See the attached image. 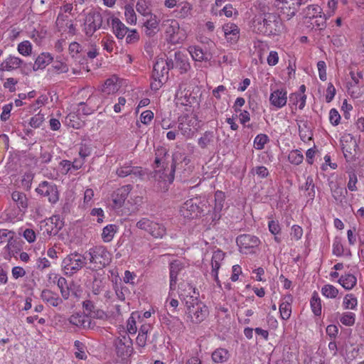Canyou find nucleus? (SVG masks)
Segmentation results:
<instances>
[{
	"mask_svg": "<svg viewBox=\"0 0 364 364\" xmlns=\"http://www.w3.org/2000/svg\"><path fill=\"white\" fill-rule=\"evenodd\" d=\"M252 26L258 33L267 36H278L284 30L280 16L275 13L256 16L252 20Z\"/></svg>",
	"mask_w": 364,
	"mask_h": 364,
	"instance_id": "obj_1",
	"label": "nucleus"
},
{
	"mask_svg": "<svg viewBox=\"0 0 364 364\" xmlns=\"http://www.w3.org/2000/svg\"><path fill=\"white\" fill-rule=\"evenodd\" d=\"M210 212V205L205 196H199L186 200L180 208L181 215L191 219L204 215Z\"/></svg>",
	"mask_w": 364,
	"mask_h": 364,
	"instance_id": "obj_2",
	"label": "nucleus"
},
{
	"mask_svg": "<svg viewBox=\"0 0 364 364\" xmlns=\"http://www.w3.org/2000/svg\"><path fill=\"white\" fill-rule=\"evenodd\" d=\"M193 292L196 296H187L186 299V314L191 318L193 323H200L208 315V307L198 299V292H196V289H193Z\"/></svg>",
	"mask_w": 364,
	"mask_h": 364,
	"instance_id": "obj_3",
	"label": "nucleus"
},
{
	"mask_svg": "<svg viewBox=\"0 0 364 364\" xmlns=\"http://www.w3.org/2000/svg\"><path fill=\"white\" fill-rule=\"evenodd\" d=\"M185 163V165H187L190 162V159L187 158L183 154L181 153H176L172 156V164L171 166V168H166L164 167L162 169H159L158 171H155V176L159 175V178L165 182H168V183H173L174 180V173L176 171V168H179V166H182V164Z\"/></svg>",
	"mask_w": 364,
	"mask_h": 364,
	"instance_id": "obj_4",
	"label": "nucleus"
},
{
	"mask_svg": "<svg viewBox=\"0 0 364 364\" xmlns=\"http://www.w3.org/2000/svg\"><path fill=\"white\" fill-rule=\"evenodd\" d=\"M90 262L95 264L97 268H102L110 262V255L107 249L103 246H96L86 252Z\"/></svg>",
	"mask_w": 364,
	"mask_h": 364,
	"instance_id": "obj_5",
	"label": "nucleus"
},
{
	"mask_svg": "<svg viewBox=\"0 0 364 364\" xmlns=\"http://www.w3.org/2000/svg\"><path fill=\"white\" fill-rule=\"evenodd\" d=\"M87 259V255H80L77 252H74L68 255L63 260V267L66 274L70 276L78 272L86 264Z\"/></svg>",
	"mask_w": 364,
	"mask_h": 364,
	"instance_id": "obj_6",
	"label": "nucleus"
},
{
	"mask_svg": "<svg viewBox=\"0 0 364 364\" xmlns=\"http://www.w3.org/2000/svg\"><path fill=\"white\" fill-rule=\"evenodd\" d=\"M36 191L41 196L46 197L50 203H56L59 200L57 186L53 183L43 181L39 184Z\"/></svg>",
	"mask_w": 364,
	"mask_h": 364,
	"instance_id": "obj_7",
	"label": "nucleus"
},
{
	"mask_svg": "<svg viewBox=\"0 0 364 364\" xmlns=\"http://www.w3.org/2000/svg\"><path fill=\"white\" fill-rule=\"evenodd\" d=\"M103 19L99 11L90 12L85 18V31L86 36L90 37L100 29L102 25Z\"/></svg>",
	"mask_w": 364,
	"mask_h": 364,
	"instance_id": "obj_8",
	"label": "nucleus"
},
{
	"mask_svg": "<svg viewBox=\"0 0 364 364\" xmlns=\"http://www.w3.org/2000/svg\"><path fill=\"white\" fill-rule=\"evenodd\" d=\"M116 353L120 358L129 357L134 352L133 342L129 336L124 335L115 341Z\"/></svg>",
	"mask_w": 364,
	"mask_h": 364,
	"instance_id": "obj_9",
	"label": "nucleus"
},
{
	"mask_svg": "<svg viewBox=\"0 0 364 364\" xmlns=\"http://www.w3.org/2000/svg\"><path fill=\"white\" fill-rule=\"evenodd\" d=\"M132 190V185L123 186L112 193V207L114 208H121L127 199L128 195Z\"/></svg>",
	"mask_w": 364,
	"mask_h": 364,
	"instance_id": "obj_10",
	"label": "nucleus"
},
{
	"mask_svg": "<svg viewBox=\"0 0 364 364\" xmlns=\"http://www.w3.org/2000/svg\"><path fill=\"white\" fill-rule=\"evenodd\" d=\"M116 174L121 178H124L127 176L141 178L145 175V173L142 171L141 167L132 166L131 163H126L117 169Z\"/></svg>",
	"mask_w": 364,
	"mask_h": 364,
	"instance_id": "obj_11",
	"label": "nucleus"
},
{
	"mask_svg": "<svg viewBox=\"0 0 364 364\" xmlns=\"http://www.w3.org/2000/svg\"><path fill=\"white\" fill-rule=\"evenodd\" d=\"M236 242L240 248L245 249L256 247L260 243L258 237L247 234L239 235L236 239Z\"/></svg>",
	"mask_w": 364,
	"mask_h": 364,
	"instance_id": "obj_12",
	"label": "nucleus"
},
{
	"mask_svg": "<svg viewBox=\"0 0 364 364\" xmlns=\"http://www.w3.org/2000/svg\"><path fill=\"white\" fill-rule=\"evenodd\" d=\"M175 68L180 70L181 74L187 73L191 69L188 54L177 51L174 54Z\"/></svg>",
	"mask_w": 364,
	"mask_h": 364,
	"instance_id": "obj_13",
	"label": "nucleus"
},
{
	"mask_svg": "<svg viewBox=\"0 0 364 364\" xmlns=\"http://www.w3.org/2000/svg\"><path fill=\"white\" fill-rule=\"evenodd\" d=\"M166 63L164 58L156 60L153 68L152 78H161L166 80L168 78L167 75L168 73V69L166 68Z\"/></svg>",
	"mask_w": 364,
	"mask_h": 364,
	"instance_id": "obj_14",
	"label": "nucleus"
},
{
	"mask_svg": "<svg viewBox=\"0 0 364 364\" xmlns=\"http://www.w3.org/2000/svg\"><path fill=\"white\" fill-rule=\"evenodd\" d=\"M287 92L283 89L274 90L269 97L270 103L277 108L283 107L287 103Z\"/></svg>",
	"mask_w": 364,
	"mask_h": 364,
	"instance_id": "obj_15",
	"label": "nucleus"
},
{
	"mask_svg": "<svg viewBox=\"0 0 364 364\" xmlns=\"http://www.w3.org/2000/svg\"><path fill=\"white\" fill-rule=\"evenodd\" d=\"M183 269V263L178 260H174L170 264V290L176 289L178 274Z\"/></svg>",
	"mask_w": 364,
	"mask_h": 364,
	"instance_id": "obj_16",
	"label": "nucleus"
},
{
	"mask_svg": "<svg viewBox=\"0 0 364 364\" xmlns=\"http://www.w3.org/2000/svg\"><path fill=\"white\" fill-rule=\"evenodd\" d=\"M64 223L60 220V215H53L46 222V226H51V228H46V231L49 235H55L63 228Z\"/></svg>",
	"mask_w": 364,
	"mask_h": 364,
	"instance_id": "obj_17",
	"label": "nucleus"
},
{
	"mask_svg": "<svg viewBox=\"0 0 364 364\" xmlns=\"http://www.w3.org/2000/svg\"><path fill=\"white\" fill-rule=\"evenodd\" d=\"M228 42L236 43L240 38V29L235 24L226 25L223 27Z\"/></svg>",
	"mask_w": 364,
	"mask_h": 364,
	"instance_id": "obj_18",
	"label": "nucleus"
},
{
	"mask_svg": "<svg viewBox=\"0 0 364 364\" xmlns=\"http://www.w3.org/2000/svg\"><path fill=\"white\" fill-rule=\"evenodd\" d=\"M110 18L114 33L119 39L123 38L129 31L128 28L118 18Z\"/></svg>",
	"mask_w": 364,
	"mask_h": 364,
	"instance_id": "obj_19",
	"label": "nucleus"
},
{
	"mask_svg": "<svg viewBox=\"0 0 364 364\" xmlns=\"http://www.w3.org/2000/svg\"><path fill=\"white\" fill-rule=\"evenodd\" d=\"M41 299L53 306H58L63 302L58 294L51 290L43 289L41 295Z\"/></svg>",
	"mask_w": 364,
	"mask_h": 364,
	"instance_id": "obj_20",
	"label": "nucleus"
},
{
	"mask_svg": "<svg viewBox=\"0 0 364 364\" xmlns=\"http://www.w3.org/2000/svg\"><path fill=\"white\" fill-rule=\"evenodd\" d=\"M11 198L16 204L21 212H25L28 208V198L25 193L20 191H14Z\"/></svg>",
	"mask_w": 364,
	"mask_h": 364,
	"instance_id": "obj_21",
	"label": "nucleus"
},
{
	"mask_svg": "<svg viewBox=\"0 0 364 364\" xmlns=\"http://www.w3.org/2000/svg\"><path fill=\"white\" fill-rule=\"evenodd\" d=\"M225 253L220 250L215 251L211 259V275L217 276L220 267V262L224 259Z\"/></svg>",
	"mask_w": 364,
	"mask_h": 364,
	"instance_id": "obj_22",
	"label": "nucleus"
},
{
	"mask_svg": "<svg viewBox=\"0 0 364 364\" xmlns=\"http://www.w3.org/2000/svg\"><path fill=\"white\" fill-rule=\"evenodd\" d=\"M22 63L23 60L19 58L10 55L2 62L0 66V70L8 71L12 70L18 68Z\"/></svg>",
	"mask_w": 364,
	"mask_h": 364,
	"instance_id": "obj_23",
	"label": "nucleus"
},
{
	"mask_svg": "<svg viewBox=\"0 0 364 364\" xmlns=\"http://www.w3.org/2000/svg\"><path fill=\"white\" fill-rule=\"evenodd\" d=\"M53 60V58L49 53H41L40 55L37 57L36 59L35 63L33 66V70L34 71L38 70L39 69L45 68L49 63H50Z\"/></svg>",
	"mask_w": 364,
	"mask_h": 364,
	"instance_id": "obj_24",
	"label": "nucleus"
},
{
	"mask_svg": "<svg viewBox=\"0 0 364 364\" xmlns=\"http://www.w3.org/2000/svg\"><path fill=\"white\" fill-rule=\"evenodd\" d=\"M330 187L332 192V196L334 199L341 203L346 198L347 190L345 188L341 187L337 183L331 182Z\"/></svg>",
	"mask_w": 364,
	"mask_h": 364,
	"instance_id": "obj_25",
	"label": "nucleus"
},
{
	"mask_svg": "<svg viewBox=\"0 0 364 364\" xmlns=\"http://www.w3.org/2000/svg\"><path fill=\"white\" fill-rule=\"evenodd\" d=\"M286 299L284 301H282L279 305V312L281 318L283 320H288L291 314V301L292 300L291 296H288L284 298Z\"/></svg>",
	"mask_w": 364,
	"mask_h": 364,
	"instance_id": "obj_26",
	"label": "nucleus"
},
{
	"mask_svg": "<svg viewBox=\"0 0 364 364\" xmlns=\"http://www.w3.org/2000/svg\"><path fill=\"white\" fill-rule=\"evenodd\" d=\"M338 282L343 286V288L349 290L355 286L357 279L354 275L348 274L345 276H341L338 279Z\"/></svg>",
	"mask_w": 364,
	"mask_h": 364,
	"instance_id": "obj_27",
	"label": "nucleus"
},
{
	"mask_svg": "<svg viewBox=\"0 0 364 364\" xmlns=\"http://www.w3.org/2000/svg\"><path fill=\"white\" fill-rule=\"evenodd\" d=\"M149 233L156 238H161L166 233V228L163 224L154 222Z\"/></svg>",
	"mask_w": 364,
	"mask_h": 364,
	"instance_id": "obj_28",
	"label": "nucleus"
},
{
	"mask_svg": "<svg viewBox=\"0 0 364 364\" xmlns=\"http://www.w3.org/2000/svg\"><path fill=\"white\" fill-rule=\"evenodd\" d=\"M215 134L213 131H206L198 139V144L201 149H205L208 145L213 144Z\"/></svg>",
	"mask_w": 364,
	"mask_h": 364,
	"instance_id": "obj_29",
	"label": "nucleus"
},
{
	"mask_svg": "<svg viewBox=\"0 0 364 364\" xmlns=\"http://www.w3.org/2000/svg\"><path fill=\"white\" fill-rule=\"evenodd\" d=\"M225 201V194L223 191H217L215 193V206L214 213L215 218L217 217V213L223 210Z\"/></svg>",
	"mask_w": 364,
	"mask_h": 364,
	"instance_id": "obj_30",
	"label": "nucleus"
},
{
	"mask_svg": "<svg viewBox=\"0 0 364 364\" xmlns=\"http://www.w3.org/2000/svg\"><path fill=\"white\" fill-rule=\"evenodd\" d=\"M117 232V227L114 225H108L105 226L102 232V239L105 242H110Z\"/></svg>",
	"mask_w": 364,
	"mask_h": 364,
	"instance_id": "obj_31",
	"label": "nucleus"
},
{
	"mask_svg": "<svg viewBox=\"0 0 364 364\" xmlns=\"http://www.w3.org/2000/svg\"><path fill=\"white\" fill-rule=\"evenodd\" d=\"M229 358V353L225 348H218L212 353V359L215 363L225 362Z\"/></svg>",
	"mask_w": 364,
	"mask_h": 364,
	"instance_id": "obj_32",
	"label": "nucleus"
},
{
	"mask_svg": "<svg viewBox=\"0 0 364 364\" xmlns=\"http://www.w3.org/2000/svg\"><path fill=\"white\" fill-rule=\"evenodd\" d=\"M189 54L192 56L193 59L196 61L207 60L205 53L203 49L199 46H191L188 50Z\"/></svg>",
	"mask_w": 364,
	"mask_h": 364,
	"instance_id": "obj_33",
	"label": "nucleus"
},
{
	"mask_svg": "<svg viewBox=\"0 0 364 364\" xmlns=\"http://www.w3.org/2000/svg\"><path fill=\"white\" fill-rule=\"evenodd\" d=\"M310 304L314 314L316 316H320L321 314V303L317 292H314L310 301Z\"/></svg>",
	"mask_w": 364,
	"mask_h": 364,
	"instance_id": "obj_34",
	"label": "nucleus"
},
{
	"mask_svg": "<svg viewBox=\"0 0 364 364\" xmlns=\"http://www.w3.org/2000/svg\"><path fill=\"white\" fill-rule=\"evenodd\" d=\"M57 285L60 290L62 297L65 300L68 299L72 289L68 286L67 280L64 277H60L58 280Z\"/></svg>",
	"mask_w": 364,
	"mask_h": 364,
	"instance_id": "obj_35",
	"label": "nucleus"
},
{
	"mask_svg": "<svg viewBox=\"0 0 364 364\" xmlns=\"http://www.w3.org/2000/svg\"><path fill=\"white\" fill-rule=\"evenodd\" d=\"M149 16H150V18L144 23V26L146 28V34L151 36L152 33H154L153 29H156L158 28L159 21L156 20V16H153L151 13Z\"/></svg>",
	"mask_w": 364,
	"mask_h": 364,
	"instance_id": "obj_36",
	"label": "nucleus"
},
{
	"mask_svg": "<svg viewBox=\"0 0 364 364\" xmlns=\"http://www.w3.org/2000/svg\"><path fill=\"white\" fill-rule=\"evenodd\" d=\"M161 323L165 325L168 329L171 331L174 326V325H179L183 326V323L180 321L178 317H173L171 316H164L161 319Z\"/></svg>",
	"mask_w": 364,
	"mask_h": 364,
	"instance_id": "obj_37",
	"label": "nucleus"
},
{
	"mask_svg": "<svg viewBox=\"0 0 364 364\" xmlns=\"http://www.w3.org/2000/svg\"><path fill=\"white\" fill-rule=\"evenodd\" d=\"M5 248L8 250L9 257H14L15 254L20 251L18 243L14 240V235H10L8 239V243Z\"/></svg>",
	"mask_w": 364,
	"mask_h": 364,
	"instance_id": "obj_38",
	"label": "nucleus"
},
{
	"mask_svg": "<svg viewBox=\"0 0 364 364\" xmlns=\"http://www.w3.org/2000/svg\"><path fill=\"white\" fill-rule=\"evenodd\" d=\"M178 6H181L180 9L176 10L175 12L176 13V16L178 18H186L189 14H191V11L192 10V6L187 3H182L179 4Z\"/></svg>",
	"mask_w": 364,
	"mask_h": 364,
	"instance_id": "obj_39",
	"label": "nucleus"
},
{
	"mask_svg": "<svg viewBox=\"0 0 364 364\" xmlns=\"http://www.w3.org/2000/svg\"><path fill=\"white\" fill-rule=\"evenodd\" d=\"M321 293L327 298L334 299L338 294V290L333 285L326 284L321 289Z\"/></svg>",
	"mask_w": 364,
	"mask_h": 364,
	"instance_id": "obj_40",
	"label": "nucleus"
},
{
	"mask_svg": "<svg viewBox=\"0 0 364 364\" xmlns=\"http://www.w3.org/2000/svg\"><path fill=\"white\" fill-rule=\"evenodd\" d=\"M74 346L77 351L75 353V355L77 358L81 360H85L87 358V355L85 353V346L80 341H75L74 343Z\"/></svg>",
	"mask_w": 364,
	"mask_h": 364,
	"instance_id": "obj_41",
	"label": "nucleus"
},
{
	"mask_svg": "<svg viewBox=\"0 0 364 364\" xmlns=\"http://www.w3.org/2000/svg\"><path fill=\"white\" fill-rule=\"evenodd\" d=\"M304 189L307 192L309 200H313L315 198V186L311 177L307 178Z\"/></svg>",
	"mask_w": 364,
	"mask_h": 364,
	"instance_id": "obj_42",
	"label": "nucleus"
},
{
	"mask_svg": "<svg viewBox=\"0 0 364 364\" xmlns=\"http://www.w3.org/2000/svg\"><path fill=\"white\" fill-rule=\"evenodd\" d=\"M313 21L311 24L314 26H316L320 30H322L326 28V18L324 16H321V14L314 15L313 14L312 17L309 16Z\"/></svg>",
	"mask_w": 364,
	"mask_h": 364,
	"instance_id": "obj_43",
	"label": "nucleus"
},
{
	"mask_svg": "<svg viewBox=\"0 0 364 364\" xmlns=\"http://www.w3.org/2000/svg\"><path fill=\"white\" fill-rule=\"evenodd\" d=\"M117 90V87L114 80L111 78L106 80L105 84L102 86V91L107 95H109L110 93H113Z\"/></svg>",
	"mask_w": 364,
	"mask_h": 364,
	"instance_id": "obj_44",
	"label": "nucleus"
},
{
	"mask_svg": "<svg viewBox=\"0 0 364 364\" xmlns=\"http://www.w3.org/2000/svg\"><path fill=\"white\" fill-rule=\"evenodd\" d=\"M124 9V15L127 23L130 24L135 23L136 22V16L132 6L126 5Z\"/></svg>",
	"mask_w": 364,
	"mask_h": 364,
	"instance_id": "obj_45",
	"label": "nucleus"
},
{
	"mask_svg": "<svg viewBox=\"0 0 364 364\" xmlns=\"http://www.w3.org/2000/svg\"><path fill=\"white\" fill-rule=\"evenodd\" d=\"M282 13L285 14L288 19L292 18L297 11V8L295 6L294 2L289 3L286 6H283L282 8Z\"/></svg>",
	"mask_w": 364,
	"mask_h": 364,
	"instance_id": "obj_46",
	"label": "nucleus"
},
{
	"mask_svg": "<svg viewBox=\"0 0 364 364\" xmlns=\"http://www.w3.org/2000/svg\"><path fill=\"white\" fill-rule=\"evenodd\" d=\"M269 141V138L266 134H258L254 140L255 148L257 150L264 149V144Z\"/></svg>",
	"mask_w": 364,
	"mask_h": 364,
	"instance_id": "obj_47",
	"label": "nucleus"
},
{
	"mask_svg": "<svg viewBox=\"0 0 364 364\" xmlns=\"http://www.w3.org/2000/svg\"><path fill=\"white\" fill-rule=\"evenodd\" d=\"M357 299L352 294H347L343 299V306L346 309H354L357 306Z\"/></svg>",
	"mask_w": 364,
	"mask_h": 364,
	"instance_id": "obj_48",
	"label": "nucleus"
},
{
	"mask_svg": "<svg viewBox=\"0 0 364 364\" xmlns=\"http://www.w3.org/2000/svg\"><path fill=\"white\" fill-rule=\"evenodd\" d=\"M32 45L28 41H24L18 46V51L23 55H29L31 53Z\"/></svg>",
	"mask_w": 364,
	"mask_h": 364,
	"instance_id": "obj_49",
	"label": "nucleus"
},
{
	"mask_svg": "<svg viewBox=\"0 0 364 364\" xmlns=\"http://www.w3.org/2000/svg\"><path fill=\"white\" fill-rule=\"evenodd\" d=\"M289 161L294 164H300L304 159L303 155L298 150L291 151L288 156Z\"/></svg>",
	"mask_w": 364,
	"mask_h": 364,
	"instance_id": "obj_50",
	"label": "nucleus"
},
{
	"mask_svg": "<svg viewBox=\"0 0 364 364\" xmlns=\"http://www.w3.org/2000/svg\"><path fill=\"white\" fill-rule=\"evenodd\" d=\"M355 316L352 312H346L340 318L341 322L348 326H351L355 323Z\"/></svg>",
	"mask_w": 364,
	"mask_h": 364,
	"instance_id": "obj_51",
	"label": "nucleus"
},
{
	"mask_svg": "<svg viewBox=\"0 0 364 364\" xmlns=\"http://www.w3.org/2000/svg\"><path fill=\"white\" fill-rule=\"evenodd\" d=\"M69 322L76 326H85V316L80 315L78 314L72 315L69 318Z\"/></svg>",
	"mask_w": 364,
	"mask_h": 364,
	"instance_id": "obj_52",
	"label": "nucleus"
},
{
	"mask_svg": "<svg viewBox=\"0 0 364 364\" xmlns=\"http://www.w3.org/2000/svg\"><path fill=\"white\" fill-rule=\"evenodd\" d=\"M44 120V114L39 112L31 118L29 124L33 128H38Z\"/></svg>",
	"mask_w": 364,
	"mask_h": 364,
	"instance_id": "obj_53",
	"label": "nucleus"
},
{
	"mask_svg": "<svg viewBox=\"0 0 364 364\" xmlns=\"http://www.w3.org/2000/svg\"><path fill=\"white\" fill-rule=\"evenodd\" d=\"M136 11L144 16H148L150 14L149 11L148 2L146 1H139L136 5Z\"/></svg>",
	"mask_w": 364,
	"mask_h": 364,
	"instance_id": "obj_54",
	"label": "nucleus"
},
{
	"mask_svg": "<svg viewBox=\"0 0 364 364\" xmlns=\"http://www.w3.org/2000/svg\"><path fill=\"white\" fill-rule=\"evenodd\" d=\"M178 128L184 136L187 138H191L193 136L194 132L191 129L190 125L179 123Z\"/></svg>",
	"mask_w": 364,
	"mask_h": 364,
	"instance_id": "obj_55",
	"label": "nucleus"
},
{
	"mask_svg": "<svg viewBox=\"0 0 364 364\" xmlns=\"http://www.w3.org/2000/svg\"><path fill=\"white\" fill-rule=\"evenodd\" d=\"M154 221H151L148 218H144L137 222L136 227L141 230H144L149 232V228H151V226L152 225Z\"/></svg>",
	"mask_w": 364,
	"mask_h": 364,
	"instance_id": "obj_56",
	"label": "nucleus"
},
{
	"mask_svg": "<svg viewBox=\"0 0 364 364\" xmlns=\"http://www.w3.org/2000/svg\"><path fill=\"white\" fill-rule=\"evenodd\" d=\"M341 116L336 109H331L329 112V120L333 126L339 124Z\"/></svg>",
	"mask_w": 364,
	"mask_h": 364,
	"instance_id": "obj_57",
	"label": "nucleus"
},
{
	"mask_svg": "<svg viewBox=\"0 0 364 364\" xmlns=\"http://www.w3.org/2000/svg\"><path fill=\"white\" fill-rule=\"evenodd\" d=\"M333 253L336 256H341L343 253V245L338 238H336L333 242Z\"/></svg>",
	"mask_w": 364,
	"mask_h": 364,
	"instance_id": "obj_58",
	"label": "nucleus"
},
{
	"mask_svg": "<svg viewBox=\"0 0 364 364\" xmlns=\"http://www.w3.org/2000/svg\"><path fill=\"white\" fill-rule=\"evenodd\" d=\"M336 95V88L331 82H329L326 89V101L331 102Z\"/></svg>",
	"mask_w": 364,
	"mask_h": 364,
	"instance_id": "obj_59",
	"label": "nucleus"
},
{
	"mask_svg": "<svg viewBox=\"0 0 364 364\" xmlns=\"http://www.w3.org/2000/svg\"><path fill=\"white\" fill-rule=\"evenodd\" d=\"M166 152L165 151V149H161V150H158V152L156 153V158H155V161H154V164L156 165V168H159L160 166L162 164V168L164 167V161H163V159L161 158L160 156L164 155V156H166Z\"/></svg>",
	"mask_w": 364,
	"mask_h": 364,
	"instance_id": "obj_60",
	"label": "nucleus"
},
{
	"mask_svg": "<svg viewBox=\"0 0 364 364\" xmlns=\"http://www.w3.org/2000/svg\"><path fill=\"white\" fill-rule=\"evenodd\" d=\"M154 118V113L151 110H146L141 114V122L144 124H148Z\"/></svg>",
	"mask_w": 364,
	"mask_h": 364,
	"instance_id": "obj_61",
	"label": "nucleus"
},
{
	"mask_svg": "<svg viewBox=\"0 0 364 364\" xmlns=\"http://www.w3.org/2000/svg\"><path fill=\"white\" fill-rule=\"evenodd\" d=\"M13 105L11 103L5 105L2 108V113L1 114V119L6 122L10 116V112L12 109Z\"/></svg>",
	"mask_w": 364,
	"mask_h": 364,
	"instance_id": "obj_62",
	"label": "nucleus"
},
{
	"mask_svg": "<svg viewBox=\"0 0 364 364\" xmlns=\"http://www.w3.org/2000/svg\"><path fill=\"white\" fill-rule=\"evenodd\" d=\"M33 179V174L31 173H25L21 180V184L23 186L29 188L31 185V182Z\"/></svg>",
	"mask_w": 364,
	"mask_h": 364,
	"instance_id": "obj_63",
	"label": "nucleus"
},
{
	"mask_svg": "<svg viewBox=\"0 0 364 364\" xmlns=\"http://www.w3.org/2000/svg\"><path fill=\"white\" fill-rule=\"evenodd\" d=\"M269 230L270 232L274 235H277L280 232L281 228L277 221L271 220L269 222Z\"/></svg>",
	"mask_w": 364,
	"mask_h": 364,
	"instance_id": "obj_64",
	"label": "nucleus"
}]
</instances>
